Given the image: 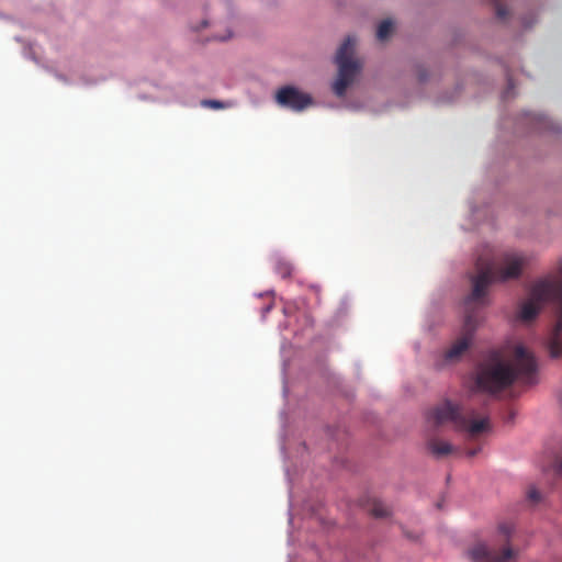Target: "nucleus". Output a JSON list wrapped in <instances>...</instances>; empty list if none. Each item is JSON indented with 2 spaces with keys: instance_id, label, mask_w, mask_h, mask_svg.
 <instances>
[{
  "instance_id": "a211bd4d",
  "label": "nucleus",
  "mask_w": 562,
  "mask_h": 562,
  "mask_svg": "<svg viewBox=\"0 0 562 562\" xmlns=\"http://www.w3.org/2000/svg\"><path fill=\"white\" fill-rule=\"evenodd\" d=\"M228 37H231V35H227V36H225V37H221L220 40H221V41H224V40H226V38H228Z\"/></svg>"
},
{
  "instance_id": "9b49d317",
  "label": "nucleus",
  "mask_w": 562,
  "mask_h": 562,
  "mask_svg": "<svg viewBox=\"0 0 562 562\" xmlns=\"http://www.w3.org/2000/svg\"><path fill=\"white\" fill-rule=\"evenodd\" d=\"M274 270L280 277L289 278L292 274L293 267L289 261L280 259L276 262Z\"/></svg>"
},
{
  "instance_id": "ddd939ff",
  "label": "nucleus",
  "mask_w": 562,
  "mask_h": 562,
  "mask_svg": "<svg viewBox=\"0 0 562 562\" xmlns=\"http://www.w3.org/2000/svg\"><path fill=\"white\" fill-rule=\"evenodd\" d=\"M527 495L531 503H538L541 499V495L536 487H530Z\"/></svg>"
},
{
  "instance_id": "f03ea898",
  "label": "nucleus",
  "mask_w": 562,
  "mask_h": 562,
  "mask_svg": "<svg viewBox=\"0 0 562 562\" xmlns=\"http://www.w3.org/2000/svg\"><path fill=\"white\" fill-rule=\"evenodd\" d=\"M536 371L535 357L522 345H516L510 351H492L480 364L475 382L479 390L495 394L514 382L532 384Z\"/></svg>"
},
{
  "instance_id": "423d86ee",
  "label": "nucleus",
  "mask_w": 562,
  "mask_h": 562,
  "mask_svg": "<svg viewBox=\"0 0 562 562\" xmlns=\"http://www.w3.org/2000/svg\"><path fill=\"white\" fill-rule=\"evenodd\" d=\"M468 555L472 562H508L514 558V551L509 547L496 550L477 543L468 551Z\"/></svg>"
},
{
  "instance_id": "1a4fd4ad",
  "label": "nucleus",
  "mask_w": 562,
  "mask_h": 562,
  "mask_svg": "<svg viewBox=\"0 0 562 562\" xmlns=\"http://www.w3.org/2000/svg\"><path fill=\"white\" fill-rule=\"evenodd\" d=\"M393 31V22L391 20L382 21L376 30V38L381 42L387 40Z\"/></svg>"
},
{
  "instance_id": "f3484780",
  "label": "nucleus",
  "mask_w": 562,
  "mask_h": 562,
  "mask_svg": "<svg viewBox=\"0 0 562 562\" xmlns=\"http://www.w3.org/2000/svg\"><path fill=\"white\" fill-rule=\"evenodd\" d=\"M501 531L505 535L506 538L509 536V529L507 527H501Z\"/></svg>"
},
{
  "instance_id": "f257e3e1",
  "label": "nucleus",
  "mask_w": 562,
  "mask_h": 562,
  "mask_svg": "<svg viewBox=\"0 0 562 562\" xmlns=\"http://www.w3.org/2000/svg\"><path fill=\"white\" fill-rule=\"evenodd\" d=\"M524 265V257L516 252H506L498 261L492 256L491 249L476 259V274L471 277L472 292L464 300L465 318L461 337H459L450 348H448L443 358L446 362H454L470 347L474 331L479 325V317L475 310L486 304V291L494 281H507L520 276Z\"/></svg>"
},
{
  "instance_id": "9d476101",
  "label": "nucleus",
  "mask_w": 562,
  "mask_h": 562,
  "mask_svg": "<svg viewBox=\"0 0 562 562\" xmlns=\"http://www.w3.org/2000/svg\"><path fill=\"white\" fill-rule=\"evenodd\" d=\"M370 513L375 518H384L389 516L390 509L384 503L374 499L371 504Z\"/></svg>"
},
{
  "instance_id": "0eeeda50",
  "label": "nucleus",
  "mask_w": 562,
  "mask_h": 562,
  "mask_svg": "<svg viewBox=\"0 0 562 562\" xmlns=\"http://www.w3.org/2000/svg\"><path fill=\"white\" fill-rule=\"evenodd\" d=\"M276 100L280 105L293 111H302L312 104V98L307 93H303L291 86L279 89Z\"/></svg>"
},
{
  "instance_id": "20e7f679",
  "label": "nucleus",
  "mask_w": 562,
  "mask_h": 562,
  "mask_svg": "<svg viewBox=\"0 0 562 562\" xmlns=\"http://www.w3.org/2000/svg\"><path fill=\"white\" fill-rule=\"evenodd\" d=\"M426 420L432 427H439L451 423L458 431H464L468 439H474L480 434L488 430L487 418L475 419V411L445 400L426 413Z\"/></svg>"
},
{
  "instance_id": "4468645a",
  "label": "nucleus",
  "mask_w": 562,
  "mask_h": 562,
  "mask_svg": "<svg viewBox=\"0 0 562 562\" xmlns=\"http://www.w3.org/2000/svg\"><path fill=\"white\" fill-rule=\"evenodd\" d=\"M496 14L498 18L504 19L507 15V9L504 5L498 4L496 8Z\"/></svg>"
},
{
  "instance_id": "6e6552de",
  "label": "nucleus",
  "mask_w": 562,
  "mask_h": 562,
  "mask_svg": "<svg viewBox=\"0 0 562 562\" xmlns=\"http://www.w3.org/2000/svg\"><path fill=\"white\" fill-rule=\"evenodd\" d=\"M427 448L430 453L436 458H443L454 451L457 449L448 441L440 440L438 438H431L427 442Z\"/></svg>"
},
{
  "instance_id": "39448f33",
  "label": "nucleus",
  "mask_w": 562,
  "mask_h": 562,
  "mask_svg": "<svg viewBox=\"0 0 562 562\" xmlns=\"http://www.w3.org/2000/svg\"><path fill=\"white\" fill-rule=\"evenodd\" d=\"M356 43L353 36H347L337 49L335 63L338 67V74L333 85V90L337 97L345 95L348 87L362 69L361 60L355 56Z\"/></svg>"
},
{
  "instance_id": "f8f14e48",
  "label": "nucleus",
  "mask_w": 562,
  "mask_h": 562,
  "mask_svg": "<svg viewBox=\"0 0 562 562\" xmlns=\"http://www.w3.org/2000/svg\"><path fill=\"white\" fill-rule=\"evenodd\" d=\"M201 104L205 108H210V109H214V110H220V109H224L227 106V104H225L224 102L218 101V100H203L201 102Z\"/></svg>"
},
{
  "instance_id": "2eb2a0df",
  "label": "nucleus",
  "mask_w": 562,
  "mask_h": 562,
  "mask_svg": "<svg viewBox=\"0 0 562 562\" xmlns=\"http://www.w3.org/2000/svg\"><path fill=\"white\" fill-rule=\"evenodd\" d=\"M554 471L559 476H562V458L555 462Z\"/></svg>"
},
{
  "instance_id": "7ed1b4c3",
  "label": "nucleus",
  "mask_w": 562,
  "mask_h": 562,
  "mask_svg": "<svg viewBox=\"0 0 562 562\" xmlns=\"http://www.w3.org/2000/svg\"><path fill=\"white\" fill-rule=\"evenodd\" d=\"M560 274V277H549L535 282L528 299L521 304L519 311V318L522 322H531L544 304L551 302L557 306L559 319L548 342L549 353L552 358L562 355V266Z\"/></svg>"
},
{
  "instance_id": "dca6fc26",
  "label": "nucleus",
  "mask_w": 562,
  "mask_h": 562,
  "mask_svg": "<svg viewBox=\"0 0 562 562\" xmlns=\"http://www.w3.org/2000/svg\"><path fill=\"white\" fill-rule=\"evenodd\" d=\"M480 452V448H475V449H469L465 451V454L469 457V458H472L474 456H476L477 453Z\"/></svg>"
}]
</instances>
